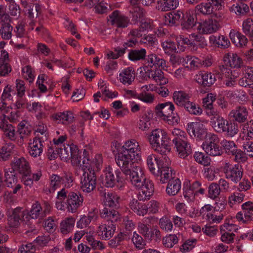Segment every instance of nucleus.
<instances>
[{"instance_id": "1", "label": "nucleus", "mask_w": 253, "mask_h": 253, "mask_svg": "<svg viewBox=\"0 0 253 253\" xmlns=\"http://www.w3.org/2000/svg\"><path fill=\"white\" fill-rule=\"evenodd\" d=\"M141 149L137 141L131 139L126 141L118 150L115 157L117 165L126 171L130 165L141 159Z\"/></svg>"}, {"instance_id": "2", "label": "nucleus", "mask_w": 253, "mask_h": 253, "mask_svg": "<svg viewBox=\"0 0 253 253\" xmlns=\"http://www.w3.org/2000/svg\"><path fill=\"white\" fill-rule=\"evenodd\" d=\"M47 153L50 160L54 159L59 155L62 160L65 161L71 159L73 165L80 164L79 149L74 144L61 145L58 147L54 146L48 149Z\"/></svg>"}, {"instance_id": "3", "label": "nucleus", "mask_w": 253, "mask_h": 253, "mask_svg": "<svg viewBox=\"0 0 253 253\" xmlns=\"http://www.w3.org/2000/svg\"><path fill=\"white\" fill-rule=\"evenodd\" d=\"M102 203L105 207L100 211L101 218L112 221H117L120 218L118 211L107 207H116L119 203L120 197L115 193L104 191L101 193Z\"/></svg>"}, {"instance_id": "4", "label": "nucleus", "mask_w": 253, "mask_h": 253, "mask_svg": "<svg viewBox=\"0 0 253 253\" xmlns=\"http://www.w3.org/2000/svg\"><path fill=\"white\" fill-rule=\"evenodd\" d=\"M149 142L153 149L159 153H167L170 150L169 137L164 129L153 130L149 137Z\"/></svg>"}, {"instance_id": "5", "label": "nucleus", "mask_w": 253, "mask_h": 253, "mask_svg": "<svg viewBox=\"0 0 253 253\" xmlns=\"http://www.w3.org/2000/svg\"><path fill=\"white\" fill-rule=\"evenodd\" d=\"M127 178L129 179L131 183L136 188H140L142 185V182L146 179L144 175V169L140 166L130 165L126 171L121 169Z\"/></svg>"}, {"instance_id": "6", "label": "nucleus", "mask_w": 253, "mask_h": 253, "mask_svg": "<svg viewBox=\"0 0 253 253\" xmlns=\"http://www.w3.org/2000/svg\"><path fill=\"white\" fill-rule=\"evenodd\" d=\"M116 176L114 174L113 169L110 167H106L103 170V173L101 175L100 179L102 184L107 187H113L117 182L120 186L125 183V179L121 172L116 171Z\"/></svg>"}, {"instance_id": "7", "label": "nucleus", "mask_w": 253, "mask_h": 253, "mask_svg": "<svg viewBox=\"0 0 253 253\" xmlns=\"http://www.w3.org/2000/svg\"><path fill=\"white\" fill-rule=\"evenodd\" d=\"M219 138L216 134H209L206 140H204L202 145V148L209 155L220 156L222 154L223 151L219 145Z\"/></svg>"}, {"instance_id": "8", "label": "nucleus", "mask_w": 253, "mask_h": 253, "mask_svg": "<svg viewBox=\"0 0 253 253\" xmlns=\"http://www.w3.org/2000/svg\"><path fill=\"white\" fill-rule=\"evenodd\" d=\"M223 171L225 177L234 183L240 182L243 177V170L239 164L232 165L229 163H225Z\"/></svg>"}, {"instance_id": "9", "label": "nucleus", "mask_w": 253, "mask_h": 253, "mask_svg": "<svg viewBox=\"0 0 253 253\" xmlns=\"http://www.w3.org/2000/svg\"><path fill=\"white\" fill-rule=\"evenodd\" d=\"M187 131L191 136L200 140H206L209 134H213L208 132L204 125L199 122L188 123L187 125Z\"/></svg>"}, {"instance_id": "10", "label": "nucleus", "mask_w": 253, "mask_h": 253, "mask_svg": "<svg viewBox=\"0 0 253 253\" xmlns=\"http://www.w3.org/2000/svg\"><path fill=\"white\" fill-rule=\"evenodd\" d=\"M220 28L219 22L212 19H208L196 25V29L198 33L202 35L211 34L216 32Z\"/></svg>"}, {"instance_id": "11", "label": "nucleus", "mask_w": 253, "mask_h": 253, "mask_svg": "<svg viewBox=\"0 0 253 253\" xmlns=\"http://www.w3.org/2000/svg\"><path fill=\"white\" fill-rule=\"evenodd\" d=\"M28 216L27 212L20 208L9 210L8 211V224L12 230L17 228L24 216Z\"/></svg>"}, {"instance_id": "12", "label": "nucleus", "mask_w": 253, "mask_h": 253, "mask_svg": "<svg viewBox=\"0 0 253 253\" xmlns=\"http://www.w3.org/2000/svg\"><path fill=\"white\" fill-rule=\"evenodd\" d=\"M220 70L223 75V84L227 87H235L240 75L239 72L236 70H232L224 65L221 66Z\"/></svg>"}, {"instance_id": "13", "label": "nucleus", "mask_w": 253, "mask_h": 253, "mask_svg": "<svg viewBox=\"0 0 253 253\" xmlns=\"http://www.w3.org/2000/svg\"><path fill=\"white\" fill-rule=\"evenodd\" d=\"M81 188L84 192L90 193L95 187L96 177L94 172L90 171H85L83 174L81 181Z\"/></svg>"}, {"instance_id": "14", "label": "nucleus", "mask_w": 253, "mask_h": 253, "mask_svg": "<svg viewBox=\"0 0 253 253\" xmlns=\"http://www.w3.org/2000/svg\"><path fill=\"white\" fill-rule=\"evenodd\" d=\"M242 211L236 214L237 219L242 223H246L251 221L253 218V203L248 201L242 205Z\"/></svg>"}, {"instance_id": "15", "label": "nucleus", "mask_w": 253, "mask_h": 253, "mask_svg": "<svg viewBox=\"0 0 253 253\" xmlns=\"http://www.w3.org/2000/svg\"><path fill=\"white\" fill-rule=\"evenodd\" d=\"M225 67L231 68L240 69L244 65V62L240 56L233 52L226 53L223 57Z\"/></svg>"}, {"instance_id": "16", "label": "nucleus", "mask_w": 253, "mask_h": 253, "mask_svg": "<svg viewBox=\"0 0 253 253\" xmlns=\"http://www.w3.org/2000/svg\"><path fill=\"white\" fill-rule=\"evenodd\" d=\"M108 21L112 25L119 28L127 27L129 23V19L118 10L113 11L110 15Z\"/></svg>"}, {"instance_id": "17", "label": "nucleus", "mask_w": 253, "mask_h": 253, "mask_svg": "<svg viewBox=\"0 0 253 253\" xmlns=\"http://www.w3.org/2000/svg\"><path fill=\"white\" fill-rule=\"evenodd\" d=\"M138 188L140 189L138 198L140 201L149 200L154 191V186L153 182L147 178L142 182L141 187Z\"/></svg>"}, {"instance_id": "18", "label": "nucleus", "mask_w": 253, "mask_h": 253, "mask_svg": "<svg viewBox=\"0 0 253 253\" xmlns=\"http://www.w3.org/2000/svg\"><path fill=\"white\" fill-rule=\"evenodd\" d=\"M170 61L172 64H175L176 61H179L182 62L183 65L189 63V66H187V67L193 70L201 67L202 64V59L195 56H187L186 58L184 59V58H181L179 56H175L171 57Z\"/></svg>"}, {"instance_id": "19", "label": "nucleus", "mask_w": 253, "mask_h": 253, "mask_svg": "<svg viewBox=\"0 0 253 253\" xmlns=\"http://www.w3.org/2000/svg\"><path fill=\"white\" fill-rule=\"evenodd\" d=\"M111 221V222H109L108 224L101 223L97 227L96 233L101 239L105 240H109L114 235L116 226L113 224L114 221Z\"/></svg>"}, {"instance_id": "20", "label": "nucleus", "mask_w": 253, "mask_h": 253, "mask_svg": "<svg viewBox=\"0 0 253 253\" xmlns=\"http://www.w3.org/2000/svg\"><path fill=\"white\" fill-rule=\"evenodd\" d=\"M249 111L247 108L243 106H239L232 110L229 113V117L235 121L242 123L248 120Z\"/></svg>"}, {"instance_id": "21", "label": "nucleus", "mask_w": 253, "mask_h": 253, "mask_svg": "<svg viewBox=\"0 0 253 253\" xmlns=\"http://www.w3.org/2000/svg\"><path fill=\"white\" fill-rule=\"evenodd\" d=\"M143 69L149 78L152 79L161 85H165L168 83V79L164 77L162 69L152 70L148 66H144Z\"/></svg>"}, {"instance_id": "22", "label": "nucleus", "mask_w": 253, "mask_h": 253, "mask_svg": "<svg viewBox=\"0 0 253 253\" xmlns=\"http://www.w3.org/2000/svg\"><path fill=\"white\" fill-rule=\"evenodd\" d=\"M11 166L13 171H17L22 174H29L31 173L29 164L23 157L14 158Z\"/></svg>"}, {"instance_id": "23", "label": "nucleus", "mask_w": 253, "mask_h": 253, "mask_svg": "<svg viewBox=\"0 0 253 253\" xmlns=\"http://www.w3.org/2000/svg\"><path fill=\"white\" fill-rule=\"evenodd\" d=\"M162 183H165L170 178H172V173L170 168L161 164V163H158V170L156 173L153 174Z\"/></svg>"}, {"instance_id": "24", "label": "nucleus", "mask_w": 253, "mask_h": 253, "mask_svg": "<svg viewBox=\"0 0 253 253\" xmlns=\"http://www.w3.org/2000/svg\"><path fill=\"white\" fill-rule=\"evenodd\" d=\"M67 201L68 211L73 213L82 205L84 198L80 194L71 192L69 194Z\"/></svg>"}, {"instance_id": "25", "label": "nucleus", "mask_w": 253, "mask_h": 253, "mask_svg": "<svg viewBox=\"0 0 253 253\" xmlns=\"http://www.w3.org/2000/svg\"><path fill=\"white\" fill-rule=\"evenodd\" d=\"M135 77V70L130 67L124 69L120 71L119 79L124 85H130L134 81Z\"/></svg>"}, {"instance_id": "26", "label": "nucleus", "mask_w": 253, "mask_h": 253, "mask_svg": "<svg viewBox=\"0 0 253 253\" xmlns=\"http://www.w3.org/2000/svg\"><path fill=\"white\" fill-rule=\"evenodd\" d=\"M195 80L200 85L210 86L215 83L216 78L215 75L211 72H201L196 75Z\"/></svg>"}, {"instance_id": "27", "label": "nucleus", "mask_w": 253, "mask_h": 253, "mask_svg": "<svg viewBox=\"0 0 253 253\" xmlns=\"http://www.w3.org/2000/svg\"><path fill=\"white\" fill-rule=\"evenodd\" d=\"M45 141L38 138H34L32 141L29 142L28 146L29 153L33 157H37L42 154L43 148V144Z\"/></svg>"}, {"instance_id": "28", "label": "nucleus", "mask_w": 253, "mask_h": 253, "mask_svg": "<svg viewBox=\"0 0 253 253\" xmlns=\"http://www.w3.org/2000/svg\"><path fill=\"white\" fill-rule=\"evenodd\" d=\"M208 2H202L198 4L195 7V12L198 14H202L204 15L214 14L217 16L216 11L218 9H216L212 1H211V0H208Z\"/></svg>"}, {"instance_id": "29", "label": "nucleus", "mask_w": 253, "mask_h": 253, "mask_svg": "<svg viewBox=\"0 0 253 253\" xmlns=\"http://www.w3.org/2000/svg\"><path fill=\"white\" fill-rule=\"evenodd\" d=\"M174 105L171 102L160 103L155 107L157 115L163 119L169 115H172L174 109Z\"/></svg>"}, {"instance_id": "30", "label": "nucleus", "mask_w": 253, "mask_h": 253, "mask_svg": "<svg viewBox=\"0 0 253 253\" xmlns=\"http://www.w3.org/2000/svg\"><path fill=\"white\" fill-rule=\"evenodd\" d=\"M179 156L181 158H185L191 153L190 143L187 140L178 142L174 144Z\"/></svg>"}, {"instance_id": "31", "label": "nucleus", "mask_w": 253, "mask_h": 253, "mask_svg": "<svg viewBox=\"0 0 253 253\" xmlns=\"http://www.w3.org/2000/svg\"><path fill=\"white\" fill-rule=\"evenodd\" d=\"M184 18V13L179 10L167 13L165 17V24L173 26Z\"/></svg>"}, {"instance_id": "32", "label": "nucleus", "mask_w": 253, "mask_h": 253, "mask_svg": "<svg viewBox=\"0 0 253 253\" xmlns=\"http://www.w3.org/2000/svg\"><path fill=\"white\" fill-rule=\"evenodd\" d=\"M179 4L178 0H159L157 8L162 11H167L175 9Z\"/></svg>"}, {"instance_id": "33", "label": "nucleus", "mask_w": 253, "mask_h": 253, "mask_svg": "<svg viewBox=\"0 0 253 253\" xmlns=\"http://www.w3.org/2000/svg\"><path fill=\"white\" fill-rule=\"evenodd\" d=\"M229 37L232 42L238 47H242L246 46L248 42L246 36L235 30L230 31Z\"/></svg>"}, {"instance_id": "34", "label": "nucleus", "mask_w": 253, "mask_h": 253, "mask_svg": "<svg viewBox=\"0 0 253 253\" xmlns=\"http://www.w3.org/2000/svg\"><path fill=\"white\" fill-rule=\"evenodd\" d=\"M227 121L220 116H213L211 119L210 124L216 132L221 133Z\"/></svg>"}, {"instance_id": "35", "label": "nucleus", "mask_w": 253, "mask_h": 253, "mask_svg": "<svg viewBox=\"0 0 253 253\" xmlns=\"http://www.w3.org/2000/svg\"><path fill=\"white\" fill-rule=\"evenodd\" d=\"M190 96L185 92L180 90L175 91L173 93V99L176 104L185 107L189 101Z\"/></svg>"}, {"instance_id": "36", "label": "nucleus", "mask_w": 253, "mask_h": 253, "mask_svg": "<svg viewBox=\"0 0 253 253\" xmlns=\"http://www.w3.org/2000/svg\"><path fill=\"white\" fill-rule=\"evenodd\" d=\"M54 120L63 124H69L74 120V115L71 111L59 112L53 115Z\"/></svg>"}, {"instance_id": "37", "label": "nucleus", "mask_w": 253, "mask_h": 253, "mask_svg": "<svg viewBox=\"0 0 253 253\" xmlns=\"http://www.w3.org/2000/svg\"><path fill=\"white\" fill-rule=\"evenodd\" d=\"M129 207L138 215L144 216L147 213L146 205L139 202L136 199H133L130 201Z\"/></svg>"}, {"instance_id": "38", "label": "nucleus", "mask_w": 253, "mask_h": 253, "mask_svg": "<svg viewBox=\"0 0 253 253\" xmlns=\"http://www.w3.org/2000/svg\"><path fill=\"white\" fill-rule=\"evenodd\" d=\"M75 219L73 217H67L61 221L60 224V232L64 235L72 232L74 228Z\"/></svg>"}, {"instance_id": "39", "label": "nucleus", "mask_w": 253, "mask_h": 253, "mask_svg": "<svg viewBox=\"0 0 253 253\" xmlns=\"http://www.w3.org/2000/svg\"><path fill=\"white\" fill-rule=\"evenodd\" d=\"M62 186L61 176L57 174H52L50 177V188H45L43 191L46 194L53 193Z\"/></svg>"}, {"instance_id": "40", "label": "nucleus", "mask_w": 253, "mask_h": 253, "mask_svg": "<svg viewBox=\"0 0 253 253\" xmlns=\"http://www.w3.org/2000/svg\"><path fill=\"white\" fill-rule=\"evenodd\" d=\"M181 189V182L178 178L169 180L166 188V192L169 196L176 195Z\"/></svg>"}, {"instance_id": "41", "label": "nucleus", "mask_w": 253, "mask_h": 253, "mask_svg": "<svg viewBox=\"0 0 253 253\" xmlns=\"http://www.w3.org/2000/svg\"><path fill=\"white\" fill-rule=\"evenodd\" d=\"M223 129L221 133H224L227 136L229 137H234L239 131L238 125L234 122L229 121L225 124Z\"/></svg>"}, {"instance_id": "42", "label": "nucleus", "mask_w": 253, "mask_h": 253, "mask_svg": "<svg viewBox=\"0 0 253 253\" xmlns=\"http://www.w3.org/2000/svg\"><path fill=\"white\" fill-rule=\"evenodd\" d=\"M239 138L247 139H253V120H251L246 125L243 130L240 133Z\"/></svg>"}, {"instance_id": "43", "label": "nucleus", "mask_w": 253, "mask_h": 253, "mask_svg": "<svg viewBox=\"0 0 253 253\" xmlns=\"http://www.w3.org/2000/svg\"><path fill=\"white\" fill-rule=\"evenodd\" d=\"M237 142L242 145L245 154L248 156L253 157V141L251 139L243 138L237 139Z\"/></svg>"}, {"instance_id": "44", "label": "nucleus", "mask_w": 253, "mask_h": 253, "mask_svg": "<svg viewBox=\"0 0 253 253\" xmlns=\"http://www.w3.org/2000/svg\"><path fill=\"white\" fill-rule=\"evenodd\" d=\"M13 27L11 25L6 22L1 25L0 28V35L1 38L4 40H9L12 37Z\"/></svg>"}, {"instance_id": "45", "label": "nucleus", "mask_w": 253, "mask_h": 253, "mask_svg": "<svg viewBox=\"0 0 253 253\" xmlns=\"http://www.w3.org/2000/svg\"><path fill=\"white\" fill-rule=\"evenodd\" d=\"M196 16L193 11H189L186 13V20L181 24L182 28L185 30H189L192 28L195 25Z\"/></svg>"}, {"instance_id": "46", "label": "nucleus", "mask_w": 253, "mask_h": 253, "mask_svg": "<svg viewBox=\"0 0 253 253\" xmlns=\"http://www.w3.org/2000/svg\"><path fill=\"white\" fill-rule=\"evenodd\" d=\"M171 136L172 138V141L173 144L187 140L186 133L179 128H174L171 130Z\"/></svg>"}, {"instance_id": "47", "label": "nucleus", "mask_w": 253, "mask_h": 253, "mask_svg": "<svg viewBox=\"0 0 253 253\" xmlns=\"http://www.w3.org/2000/svg\"><path fill=\"white\" fill-rule=\"evenodd\" d=\"M146 51L144 48L131 50L128 54L129 59L133 61L140 60L145 58Z\"/></svg>"}, {"instance_id": "48", "label": "nucleus", "mask_w": 253, "mask_h": 253, "mask_svg": "<svg viewBox=\"0 0 253 253\" xmlns=\"http://www.w3.org/2000/svg\"><path fill=\"white\" fill-rule=\"evenodd\" d=\"M220 144L225 152L228 154H232L236 152L237 147L233 141L224 139L220 142Z\"/></svg>"}, {"instance_id": "49", "label": "nucleus", "mask_w": 253, "mask_h": 253, "mask_svg": "<svg viewBox=\"0 0 253 253\" xmlns=\"http://www.w3.org/2000/svg\"><path fill=\"white\" fill-rule=\"evenodd\" d=\"M22 75L24 79L30 84L32 83L35 78V74L34 70L30 66L27 65L22 69Z\"/></svg>"}, {"instance_id": "50", "label": "nucleus", "mask_w": 253, "mask_h": 253, "mask_svg": "<svg viewBox=\"0 0 253 253\" xmlns=\"http://www.w3.org/2000/svg\"><path fill=\"white\" fill-rule=\"evenodd\" d=\"M151 226L150 224H147L146 219L144 218L142 221L138 222L137 225V230L138 232L147 238L150 235V231L151 230Z\"/></svg>"}, {"instance_id": "51", "label": "nucleus", "mask_w": 253, "mask_h": 253, "mask_svg": "<svg viewBox=\"0 0 253 253\" xmlns=\"http://www.w3.org/2000/svg\"><path fill=\"white\" fill-rule=\"evenodd\" d=\"M178 238L175 234H169L163 238L162 243L163 245L168 248H172L175 244H177Z\"/></svg>"}, {"instance_id": "52", "label": "nucleus", "mask_w": 253, "mask_h": 253, "mask_svg": "<svg viewBox=\"0 0 253 253\" xmlns=\"http://www.w3.org/2000/svg\"><path fill=\"white\" fill-rule=\"evenodd\" d=\"M14 145L11 143L6 144L0 150V158L3 161L6 160L13 150Z\"/></svg>"}, {"instance_id": "53", "label": "nucleus", "mask_w": 253, "mask_h": 253, "mask_svg": "<svg viewBox=\"0 0 253 253\" xmlns=\"http://www.w3.org/2000/svg\"><path fill=\"white\" fill-rule=\"evenodd\" d=\"M194 158L197 163L203 166H208L210 165V158L202 152H195Z\"/></svg>"}, {"instance_id": "54", "label": "nucleus", "mask_w": 253, "mask_h": 253, "mask_svg": "<svg viewBox=\"0 0 253 253\" xmlns=\"http://www.w3.org/2000/svg\"><path fill=\"white\" fill-rule=\"evenodd\" d=\"M162 47L166 54H171L178 52L175 43L170 40L166 41L162 44Z\"/></svg>"}, {"instance_id": "55", "label": "nucleus", "mask_w": 253, "mask_h": 253, "mask_svg": "<svg viewBox=\"0 0 253 253\" xmlns=\"http://www.w3.org/2000/svg\"><path fill=\"white\" fill-rule=\"evenodd\" d=\"M29 216L33 219H36L40 216H44L42 212V208L39 202H36L33 205Z\"/></svg>"}, {"instance_id": "56", "label": "nucleus", "mask_w": 253, "mask_h": 253, "mask_svg": "<svg viewBox=\"0 0 253 253\" xmlns=\"http://www.w3.org/2000/svg\"><path fill=\"white\" fill-rule=\"evenodd\" d=\"M242 29L243 32L250 37H253V20L248 18L243 22Z\"/></svg>"}, {"instance_id": "57", "label": "nucleus", "mask_w": 253, "mask_h": 253, "mask_svg": "<svg viewBox=\"0 0 253 253\" xmlns=\"http://www.w3.org/2000/svg\"><path fill=\"white\" fill-rule=\"evenodd\" d=\"M159 225L163 230L169 232L173 229V224L171 221L167 216H163L159 221Z\"/></svg>"}, {"instance_id": "58", "label": "nucleus", "mask_w": 253, "mask_h": 253, "mask_svg": "<svg viewBox=\"0 0 253 253\" xmlns=\"http://www.w3.org/2000/svg\"><path fill=\"white\" fill-rule=\"evenodd\" d=\"M231 10L237 15H241L248 12L249 10V8L246 4L241 2L240 3L233 4L231 7Z\"/></svg>"}, {"instance_id": "59", "label": "nucleus", "mask_w": 253, "mask_h": 253, "mask_svg": "<svg viewBox=\"0 0 253 253\" xmlns=\"http://www.w3.org/2000/svg\"><path fill=\"white\" fill-rule=\"evenodd\" d=\"M4 135L9 139L14 141L17 137L16 131L14 127L11 124L6 126L2 129Z\"/></svg>"}, {"instance_id": "60", "label": "nucleus", "mask_w": 253, "mask_h": 253, "mask_svg": "<svg viewBox=\"0 0 253 253\" xmlns=\"http://www.w3.org/2000/svg\"><path fill=\"white\" fill-rule=\"evenodd\" d=\"M130 12L132 14V21L134 24L140 21L145 16V12L142 8L130 9Z\"/></svg>"}, {"instance_id": "61", "label": "nucleus", "mask_w": 253, "mask_h": 253, "mask_svg": "<svg viewBox=\"0 0 253 253\" xmlns=\"http://www.w3.org/2000/svg\"><path fill=\"white\" fill-rule=\"evenodd\" d=\"M155 95L151 93L141 92L139 93L137 99L146 104H152L155 101Z\"/></svg>"}, {"instance_id": "62", "label": "nucleus", "mask_w": 253, "mask_h": 253, "mask_svg": "<svg viewBox=\"0 0 253 253\" xmlns=\"http://www.w3.org/2000/svg\"><path fill=\"white\" fill-rule=\"evenodd\" d=\"M244 198L245 196L242 193H233L228 198L229 204L231 206L239 204L243 201Z\"/></svg>"}, {"instance_id": "63", "label": "nucleus", "mask_w": 253, "mask_h": 253, "mask_svg": "<svg viewBox=\"0 0 253 253\" xmlns=\"http://www.w3.org/2000/svg\"><path fill=\"white\" fill-rule=\"evenodd\" d=\"M36 132L37 134L35 138L41 139L42 141H46L47 140V128L43 125L38 126L36 129Z\"/></svg>"}, {"instance_id": "64", "label": "nucleus", "mask_w": 253, "mask_h": 253, "mask_svg": "<svg viewBox=\"0 0 253 253\" xmlns=\"http://www.w3.org/2000/svg\"><path fill=\"white\" fill-rule=\"evenodd\" d=\"M4 177V181L5 182L8 187H12L13 184L16 183L17 179L13 171L5 169Z\"/></svg>"}]
</instances>
